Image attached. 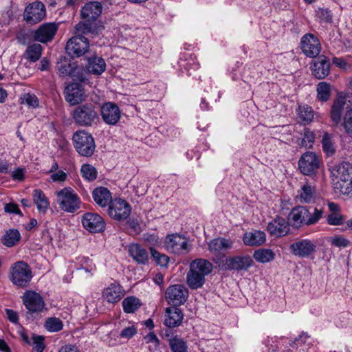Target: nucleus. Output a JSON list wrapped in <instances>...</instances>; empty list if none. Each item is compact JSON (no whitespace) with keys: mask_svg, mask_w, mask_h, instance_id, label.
I'll list each match as a JSON object with an SVG mask.
<instances>
[{"mask_svg":"<svg viewBox=\"0 0 352 352\" xmlns=\"http://www.w3.org/2000/svg\"><path fill=\"white\" fill-rule=\"evenodd\" d=\"M101 29L97 30L93 24L80 22L75 26L74 36L67 43L66 52L72 58L80 57L88 52L89 39L85 37L88 34H98Z\"/></svg>","mask_w":352,"mask_h":352,"instance_id":"obj_1","label":"nucleus"},{"mask_svg":"<svg viewBox=\"0 0 352 352\" xmlns=\"http://www.w3.org/2000/svg\"><path fill=\"white\" fill-rule=\"evenodd\" d=\"M324 211L316 207L296 206L288 214V221L296 228L317 223L322 218Z\"/></svg>","mask_w":352,"mask_h":352,"instance_id":"obj_2","label":"nucleus"},{"mask_svg":"<svg viewBox=\"0 0 352 352\" xmlns=\"http://www.w3.org/2000/svg\"><path fill=\"white\" fill-rule=\"evenodd\" d=\"M329 170L334 189L344 195L352 196V164L343 162L331 166Z\"/></svg>","mask_w":352,"mask_h":352,"instance_id":"obj_3","label":"nucleus"},{"mask_svg":"<svg viewBox=\"0 0 352 352\" xmlns=\"http://www.w3.org/2000/svg\"><path fill=\"white\" fill-rule=\"evenodd\" d=\"M212 263L206 259L197 258L190 263L186 274V284L191 289L201 288L206 282V277L212 271Z\"/></svg>","mask_w":352,"mask_h":352,"instance_id":"obj_4","label":"nucleus"},{"mask_svg":"<svg viewBox=\"0 0 352 352\" xmlns=\"http://www.w3.org/2000/svg\"><path fill=\"white\" fill-rule=\"evenodd\" d=\"M71 115L74 123L81 127H92L100 123L98 107L91 102L78 104Z\"/></svg>","mask_w":352,"mask_h":352,"instance_id":"obj_5","label":"nucleus"},{"mask_svg":"<svg viewBox=\"0 0 352 352\" xmlns=\"http://www.w3.org/2000/svg\"><path fill=\"white\" fill-rule=\"evenodd\" d=\"M56 201L59 208L69 213H74L80 208L81 201L71 188L67 187L56 192Z\"/></svg>","mask_w":352,"mask_h":352,"instance_id":"obj_6","label":"nucleus"},{"mask_svg":"<svg viewBox=\"0 0 352 352\" xmlns=\"http://www.w3.org/2000/svg\"><path fill=\"white\" fill-rule=\"evenodd\" d=\"M32 278V270L27 263L19 261L11 265L9 278L14 285L25 287L29 285Z\"/></svg>","mask_w":352,"mask_h":352,"instance_id":"obj_7","label":"nucleus"},{"mask_svg":"<svg viewBox=\"0 0 352 352\" xmlns=\"http://www.w3.org/2000/svg\"><path fill=\"white\" fill-rule=\"evenodd\" d=\"M74 146L79 155L83 157L91 156L96 149L92 135L85 130L77 131L73 135Z\"/></svg>","mask_w":352,"mask_h":352,"instance_id":"obj_8","label":"nucleus"},{"mask_svg":"<svg viewBox=\"0 0 352 352\" xmlns=\"http://www.w3.org/2000/svg\"><path fill=\"white\" fill-rule=\"evenodd\" d=\"M23 303L28 309L26 318H33L34 314H38L45 309V302L43 297L36 292L26 291L21 297Z\"/></svg>","mask_w":352,"mask_h":352,"instance_id":"obj_9","label":"nucleus"},{"mask_svg":"<svg viewBox=\"0 0 352 352\" xmlns=\"http://www.w3.org/2000/svg\"><path fill=\"white\" fill-rule=\"evenodd\" d=\"M289 250L297 257L309 258L316 252V245L309 239H297L290 244Z\"/></svg>","mask_w":352,"mask_h":352,"instance_id":"obj_10","label":"nucleus"},{"mask_svg":"<svg viewBox=\"0 0 352 352\" xmlns=\"http://www.w3.org/2000/svg\"><path fill=\"white\" fill-rule=\"evenodd\" d=\"M164 244L168 252L175 254H186L189 252L187 239L178 234L167 235Z\"/></svg>","mask_w":352,"mask_h":352,"instance_id":"obj_11","label":"nucleus"},{"mask_svg":"<svg viewBox=\"0 0 352 352\" xmlns=\"http://www.w3.org/2000/svg\"><path fill=\"white\" fill-rule=\"evenodd\" d=\"M165 296L169 305L177 307L183 305L187 300L188 291L183 285H173L166 289Z\"/></svg>","mask_w":352,"mask_h":352,"instance_id":"obj_12","label":"nucleus"},{"mask_svg":"<svg viewBox=\"0 0 352 352\" xmlns=\"http://www.w3.org/2000/svg\"><path fill=\"white\" fill-rule=\"evenodd\" d=\"M320 159L313 153L307 151L305 153L298 161V167L300 172L305 175H312L319 168Z\"/></svg>","mask_w":352,"mask_h":352,"instance_id":"obj_13","label":"nucleus"},{"mask_svg":"<svg viewBox=\"0 0 352 352\" xmlns=\"http://www.w3.org/2000/svg\"><path fill=\"white\" fill-rule=\"evenodd\" d=\"M102 12V5L100 3L97 1H93L86 3L81 10V16L86 21L84 23H91L94 28L101 31L104 29L102 25H98L96 23L97 17Z\"/></svg>","mask_w":352,"mask_h":352,"instance_id":"obj_14","label":"nucleus"},{"mask_svg":"<svg viewBox=\"0 0 352 352\" xmlns=\"http://www.w3.org/2000/svg\"><path fill=\"white\" fill-rule=\"evenodd\" d=\"M45 15V5L42 2L34 1L25 8L23 17L28 23L34 25L42 21Z\"/></svg>","mask_w":352,"mask_h":352,"instance_id":"obj_15","label":"nucleus"},{"mask_svg":"<svg viewBox=\"0 0 352 352\" xmlns=\"http://www.w3.org/2000/svg\"><path fill=\"white\" fill-rule=\"evenodd\" d=\"M131 206L121 199H115L109 205L108 214L113 219L124 220L131 213Z\"/></svg>","mask_w":352,"mask_h":352,"instance_id":"obj_16","label":"nucleus"},{"mask_svg":"<svg viewBox=\"0 0 352 352\" xmlns=\"http://www.w3.org/2000/svg\"><path fill=\"white\" fill-rule=\"evenodd\" d=\"M58 28V23L55 22L41 24L33 34L35 41L46 43L54 38Z\"/></svg>","mask_w":352,"mask_h":352,"instance_id":"obj_17","label":"nucleus"},{"mask_svg":"<svg viewBox=\"0 0 352 352\" xmlns=\"http://www.w3.org/2000/svg\"><path fill=\"white\" fill-rule=\"evenodd\" d=\"M100 113L103 121L109 125H116L121 118L119 107L112 102L104 103L100 108Z\"/></svg>","mask_w":352,"mask_h":352,"instance_id":"obj_18","label":"nucleus"},{"mask_svg":"<svg viewBox=\"0 0 352 352\" xmlns=\"http://www.w3.org/2000/svg\"><path fill=\"white\" fill-rule=\"evenodd\" d=\"M82 223L87 230L93 233L102 232L105 228L104 221L96 213L87 212L83 214Z\"/></svg>","mask_w":352,"mask_h":352,"instance_id":"obj_19","label":"nucleus"},{"mask_svg":"<svg viewBox=\"0 0 352 352\" xmlns=\"http://www.w3.org/2000/svg\"><path fill=\"white\" fill-rule=\"evenodd\" d=\"M300 45L303 53L311 58L318 56L321 50L319 40L311 34L304 35L301 38Z\"/></svg>","mask_w":352,"mask_h":352,"instance_id":"obj_20","label":"nucleus"},{"mask_svg":"<svg viewBox=\"0 0 352 352\" xmlns=\"http://www.w3.org/2000/svg\"><path fill=\"white\" fill-rule=\"evenodd\" d=\"M64 93L65 100L71 105L80 104L85 99L84 89L78 82L68 85Z\"/></svg>","mask_w":352,"mask_h":352,"instance_id":"obj_21","label":"nucleus"},{"mask_svg":"<svg viewBox=\"0 0 352 352\" xmlns=\"http://www.w3.org/2000/svg\"><path fill=\"white\" fill-rule=\"evenodd\" d=\"M254 263L250 256H237L226 259V270H248Z\"/></svg>","mask_w":352,"mask_h":352,"instance_id":"obj_22","label":"nucleus"},{"mask_svg":"<svg viewBox=\"0 0 352 352\" xmlns=\"http://www.w3.org/2000/svg\"><path fill=\"white\" fill-rule=\"evenodd\" d=\"M289 223L284 218L277 217L268 223L267 230L272 235L276 237L285 236L289 231Z\"/></svg>","mask_w":352,"mask_h":352,"instance_id":"obj_23","label":"nucleus"},{"mask_svg":"<svg viewBox=\"0 0 352 352\" xmlns=\"http://www.w3.org/2000/svg\"><path fill=\"white\" fill-rule=\"evenodd\" d=\"M234 241L230 239L218 237L210 241L208 243L210 252L216 256H219L223 252L233 247Z\"/></svg>","mask_w":352,"mask_h":352,"instance_id":"obj_24","label":"nucleus"},{"mask_svg":"<svg viewBox=\"0 0 352 352\" xmlns=\"http://www.w3.org/2000/svg\"><path fill=\"white\" fill-rule=\"evenodd\" d=\"M102 296L107 302L116 303L124 296V290L122 286L115 281L103 290Z\"/></svg>","mask_w":352,"mask_h":352,"instance_id":"obj_25","label":"nucleus"},{"mask_svg":"<svg viewBox=\"0 0 352 352\" xmlns=\"http://www.w3.org/2000/svg\"><path fill=\"white\" fill-rule=\"evenodd\" d=\"M329 69L330 63L323 55L319 56L311 66L312 74L318 79L324 78L329 74Z\"/></svg>","mask_w":352,"mask_h":352,"instance_id":"obj_26","label":"nucleus"},{"mask_svg":"<svg viewBox=\"0 0 352 352\" xmlns=\"http://www.w3.org/2000/svg\"><path fill=\"white\" fill-rule=\"evenodd\" d=\"M183 313L177 307H170L166 309L164 324L168 327H178L182 324Z\"/></svg>","mask_w":352,"mask_h":352,"instance_id":"obj_27","label":"nucleus"},{"mask_svg":"<svg viewBox=\"0 0 352 352\" xmlns=\"http://www.w3.org/2000/svg\"><path fill=\"white\" fill-rule=\"evenodd\" d=\"M94 201L100 207H107L113 201L111 192L105 187H97L92 192Z\"/></svg>","mask_w":352,"mask_h":352,"instance_id":"obj_28","label":"nucleus"},{"mask_svg":"<svg viewBox=\"0 0 352 352\" xmlns=\"http://www.w3.org/2000/svg\"><path fill=\"white\" fill-rule=\"evenodd\" d=\"M346 104V98L342 96H338L331 106L330 111V118L333 123L338 126L341 123L342 114Z\"/></svg>","mask_w":352,"mask_h":352,"instance_id":"obj_29","label":"nucleus"},{"mask_svg":"<svg viewBox=\"0 0 352 352\" xmlns=\"http://www.w3.org/2000/svg\"><path fill=\"white\" fill-rule=\"evenodd\" d=\"M243 241L245 245L249 246H260L266 241V234L260 230H252L245 233Z\"/></svg>","mask_w":352,"mask_h":352,"instance_id":"obj_30","label":"nucleus"},{"mask_svg":"<svg viewBox=\"0 0 352 352\" xmlns=\"http://www.w3.org/2000/svg\"><path fill=\"white\" fill-rule=\"evenodd\" d=\"M130 256L140 264H146L148 261L147 251L139 244H131L129 248Z\"/></svg>","mask_w":352,"mask_h":352,"instance_id":"obj_31","label":"nucleus"},{"mask_svg":"<svg viewBox=\"0 0 352 352\" xmlns=\"http://www.w3.org/2000/svg\"><path fill=\"white\" fill-rule=\"evenodd\" d=\"M105 67L106 64L104 59L97 56L89 58L86 65L87 70L94 74H102L105 70Z\"/></svg>","mask_w":352,"mask_h":352,"instance_id":"obj_32","label":"nucleus"},{"mask_svg":"<svg viewBox=\"0 0 352 352\" xmlns=\"http://www.w3.org/2000/svg\"><path fill=\"white\" fill-rule=\"evenodd\" d=\"M33 200L40 212H45L50 203L41 189H35L33 192Z\"/></svg>","mask_w":352,"mask_h":352,"instance_id":"obj_33","label":"nucleus"},{"mask_svg":"<svg viewBox=\"0 0 352 352\" xmlns=\"http://www.w3.org/2000/svg\"><path fill=\"white\" fill-rule=\"evenodd\" d=\"M21 239V234L16 229H10L1 239V243L6 247L14 246Z\"/></svg>","mask_w":352,"mask_h":352,"instance_id":"obj_34","label":"nucleus"},{"mask_svg":"<svg viewBox=\"0 0 352 352\" xmlns=\"http://www.w3.org/2000/svg\"><path fill=\"white\" fill-rule=\"evenodd\" d=\"M314 189L311 186L305 184L298 190L297 198L300 203L310 204L314 201Z\"/></svg>","mask_w":352,"mask_h":352,"instance_id":"obj_35","label":"nucleus"},{"mask_svg":"<svg viewBox=\"0 0 352 352\" xmlns=\"http://www.w3.org/2000/svg\"><path fill=\"white\" fill-rule=\"evenodd\" d=\"M42 54V46L38 43H33L29 45L24 54V57L31 62L37 61Z\"/></svg>","mask_w":352,"mask_h":352,"instance_id":"obj_36","label":"nucleus"},{"mask_svg":"<svg viewBox=\"0 0 352 352\" xmlns=\"http://www.w3.org/2000/svg\"><path fill=\"white\" fill-rule=\"evenodd\" d=\"M253 257L258 262L265 263L273 261L275 258L274 252L270 249H258L254 252Z\"/></svg>","mask_w":352,"mask_h":352,"instance_id":"obj_37","label":"nucleus"},{"mask_svg":"<svg viewBox=\"0 0 352 352\" xmlns=\"http://www.w3.org/2000/svg\"><path fill=\"white\" fill-rule=\"evenodd\" d=\"M140 306V300L134 296L127 297L122 301L123 309L128 314L135 312Z\"/></svg>","mask_w":352,"mask_h":352,"instance_id":"obj_38","label":"nucleus"},{"mask_svg":"<svg viewBox=\"0 0 352 352\" xmlns=\"http://www.w3.org/2000/svg\"><path fill=\"white\" fill-rule=\"evenodd\" d=\"M321 142L322 149L328 156H331L335 153L336 149L331 135L328 133H324Z\"/></svg>","mask_w":352,"mask_h":352,"instance_id":"obj_39","label":"nucleus"},{"mask_svg":"<svg viewBox=\"0 0 352 352\" xmlns=\"http://www.w3.org/2000/svg\"><path fill=\"white\" fill-rule=\"evenodd\" d=\"M330 85L326 82H320L317 85V96L318 100L326 102L330 97Z\"/></svg>","mask_w":352,"mask_h":352,"instance_id":"obj_40","label":"nucleus"},{"mask_svg":"<svg viewBox=\"0 0 352 352\" xmlns=\"http://www.w3.org/2000/svg\"><path fill=\"white\" fill-rule=\"evenodd\" d=\"M298 115L300 120L305 124H309L314 118V111L311 107L307 105L300 106L298 109Z\"/></svg>","mask_w":352,"mask_h":352,"instance_id":"obj_41","label":"nucleus"},{"mask_svg":"<svg viewBox=\"0 0 352 352\" xmlns=\"http://www.w3.org/2000/svg\"><path fill=\"white\" fill-rule=\"evenodd\" d=\"M342 126L344 133L349 136L352 137V108H350L344 113Z\"/></svg>","mask_w":352,"mask_h":352,"instance_id":"obj_42","label":"nucleus"},{"mask_svg":"<svg viewBox=\"0 0 352 352\" xmlns=\"http://www.w3.org/2000/svg\"><path fill=\"white\" fill-rule=\"evenodd\" d=\"M169 345L173 352H186V343L181 338H174L168 339Z\"/></svg>","mask_w":352,"mask_h":352,"instance_id":"obj_43","label":"nucleus"},{"mask_svg":"<svg viewBox=\"0 0 352 352\" xmlns=\"http://www.w3.org/2000/svg\"><path fill=\"white\" fill-rule=\"evenodd\" d=\"M82 177L88 181H94L97 177V170L95 167L90 164H83L81 167Z\"/></svg>","mask_w":352,"mask_h":352,"instance_id":"obj_44","label":"nucleus"},{"mask_svg":"<svg viewBox=\"0 0 352 352\" xmlns=\"http://www.w3.org/2000/svg\"><path fill=\"white\" fill-rule=\"evenodd\" d=\"M315 135L309 129H305L303 138H302L299 145L305 148H311L314 142Z\"/></svg>","mask_w":352,"mask_h":352,"instance_id":"obj_45","label":"nucleus"},{"mask_svg":"<svg viewBox=\"0 0 352 352\" xmlns=\"http://www.w3.org/2000/svg\"><path fill=\"white\" fill-rule=\"evenodd\" d=\"M45 328L50 332H57L63 329L62 321L57 318H50L45 322Z\"/></svg>","mask_w":352,"mask_h":352,"instance_id":"obj_46","label":"nucleus"},{"mask_svg":"<svg viewBox=\"0 0 352 352\" xmlns=\"http://www.w3.org/2000/svg\"><path fill=\"white\" fill-rule=\"evenodd\" d=\"M21 103L26 104L28 107L36 108L39 105L38 99L36 95L27 93L21 97Z\"/></svg>","mask_w":352,"mask_h":352,"instance_id":"obj_47","label":"nucleus"},{"mask_svg":"<svg viewBox=\"0 0 352 352\" xmlns=\"http://www.w3.org/2000/svg\"><path fill=\"white\" fill-rule=\"evenodd\" d=\"M151 253L153 258L155 260L156 263L161 266H166L169 261V258L168 256L160 254L153 248H150Z\"/></svg>","mask_w":352,"mask_h":352,"instance_id":"obj_48","label":"nucleus"},{"mask_svg":"<svg viewBox=\"0 0 352 352\" xmlns=\"http://www.w3.org/2000/svg\"><path fill=\"white\" fill-rule=\"evenodd\" d=\"M344 218L338 212L331 213L327 217V221L331 226H340Z\"/></svg>","mask_w":352,"mask_h":352,"instance_id":"obj_49","label":"nucleus"},{"mask_svg":"<svg viewBox=\"0 0 352 352\" xmlns=\"http://www.w3.org/2000/svg\"><path fill=\"white\" fill-rule=\"evenodd\" d=\"M75 67L72 66L71 63H63L58 66V71L60 76H72Z\"/></svg>","mask_w":352,"mask_h":352,"instance_id":"obj_50","label":"nucleus"},{"mask_svg":"<svg viewBox=\"0 0 352 352\" xmlns=\"http://www.w3.org/2000/svg\"><path fill=\"white\" fill-rule=\"evenodd\" d=\"M33 349L36 352H43L45 345L44 344V337L41 336L33 335Z\"/></svg>","mask_w":352,"mask_h":352,"instance_id":"obj_51","label":"nucleus"},{"mask_svg":"<svg viewBox=\"0 0 352 352\" xmlns=\"http://www.w3.org/2000/svg\"><path fill=\"white\" fill-rule=\"evenodd\" d=\"M138 333L137 327L135 325H131L124 328L120 333L121 338L130 339Z\"/></svg>","mask_w":352,"mask_h":352,"instance_id":"obj_52","label":"nucleus"},{"mask_svg":"<svg viewBox=\"0 0 352 352\" xmlns=\"http://www.w3.org/2000/svg\"><path fill=\"white\" fill-rule=\"evenodd\" d=\"M331 243L338 248H346L349 245V241L344 237L336 236L331 238Z\"/></svg>","mask_w":352,"mask_h":352,"instance_id":"obj_53","label":"nucleus"},{"mask_svg":"<svg viewBox=\"0 0 352 352\" xmlns=\"http://www.w3.org/2000/svg\"><path fill=\"white\" fill-rule=\"evenodd\" d=\"M4 210L7 213L17 214L20 216H23V214L19 208V206L12 202L6 204L4 207Z\"/></svg>","mask_w":352,"mask_h":352,"instance_id":"obj_54","label":"nucleus"},{"mask_svg":"<svg viewBox=\"0 0 352 352\" xmlns=\"http://www.w3.org/2000/svg\"><path fill=\"white\" fill-rule=\"evenodd\" d=\"M6 313L7 315V318L11 322L14 324L18 323L19 317L16 311L10 309H6Z\"/></svg>","mask_w":352,"mask_h":352,"instance_id":"obj_55","label":"nucleus"},{"mask_svg":"<svg viewBox=\"0 0 352 352\" xmlns=\"http://www.w3.org/2000/svg\"><path fill=\"white\" fill-rule=\"evenodd\" d=\"M51 178L54 182H63L67 178L66 173L63 170H58L51 175Z\"/></svg>","mask_w":352,"mask_h":352,"instance_id":"obj_56","label":"nucleus"},{"mask_svg":"<svg viewBox=\"0 0 352 352\" xmlns=\"http://www.w3.org/2000/svg\"><path fill=\"white\" fill-rule=\"evenodd\" d=\"M58 352H79V351H78L76 346L68 344V345L62 346L59 349Z\"/></svg>","mask_w":352,"mask_h":352,"instance_id":"obj_57","label":"nucleus"},{"mask_svg":"<svg viewBox=\"0 0 352 352\" xmlns=\"http://www.w3.org/2000/svg\"><path fill=\"white\" fill-rule=\"evenodd\" d=\"M333 63L336 66H338L342 69H345L347 66V63H346V61L343 58H341L334 57L333 58Z\"/></svg>","mask_w":352,"mask_h":352,"instance_id":"obj_58","label":"nucleus"},{"mask_svg":"<svg viewBox=\"0 0 352 352\" xmlns=\"http://www.w3.org/2000/svg\"><path fill=\"white\" fill-rule=\"evenodd\" d=\"M148 342H155V346L160 344V340L153 332L149 333L145 338Z\"/></svg>","mask_w":352,"mask_h":352,"instance_id":"obj_59","label":"nucleus"},{"mask_svg":"<svg viewBox=\"0 0 352 352\" xmlns=\"http://www.w3.org/2000/svg\"><path fill=\"white\" fill-rule=\"evenodd\" d=\"M170 327L169 328H167L164 330L162 331V337L164 339H167V340L168 341V339L170 338H174V332L173 331L170 329Z\"/></svg>","mask_w":352,"mask_h":352,"instance_id":"obj_60","label":"nucleus"},{"mask_svg":"<svg viewBox=\"0 0 352 352\" xmlns=\"http://www.w3.org/2000/svg\"><path fill=\"white\" fill-rule=\"evenodd\" d=\"M308 338L307 335L305 334V333H302L301 335L299 336V338H296L291 344L290 345L292 346H294V345H298V343L300 341H301L302 342H306V339Z\"/></svg>","mask_w":352,"mask_h":352,"instance_id":"obj_61","label":"nucleus"},{"mask_svg":"<svg viewBox=\"0 0 352 352\" xmlns=\"http://www.w3.org/2000/svg\"><path fill=\"white\" fill-rule=\"evenodd\" d=\"M14 179L22 180L23 179V171L22 169H17L12 174Z\"/></svg>","mask_w":352,"mask_h":352,"instance_id":"obj_62","label":"nucleus"},{"mask_svg":"<svg viewBox=\"0 0 352 352\" xmlns=\"http://www.w3.org/2000/svg\"><path fill=\"white\" fill-rule=\"evenodd\" d=\"M0 351L2 352H11L8 344L2 339H0Z\"/></svg>","mask_w":352,"mask_h":352,"instance_id":"obj_63","label":"nucleus"},{"mask_svg":"<svg viewBox=\"0 0 352 352\" xmlns=\"http://www.w3.org/2000/svg\"><path fill=\"white\" fill-rule=\"evenodd\" d=\"M328 207L331 213L338 212L340 210V206L333 202L329 203Z\"/></svg>","mask_w":352,"mask_h":352,"instance_id":"obj_64","label":"nucleus"}]
</instances>
